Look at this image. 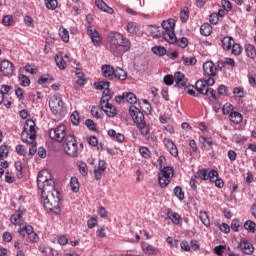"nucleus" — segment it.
Returning a JSON list of instances; mask_svg holds the SVG:
<instances>
[{"label":"nucleus","instance_id":"f257e3e1","mask_svg":"<svg viewBox=\"0 0 256 256\" xmlns=\"http://www.w3.org/2000/svg\"><path fill=\"white\" fill-rule=\"evenodd\" d=\"M108 49L114 55H123L131 51V41L119 32L108 35Z\"/></svg>","mask_w":256,"mask_h":256},{"label":"nucleus","instance_id":"f03ea898","mask_svg":"<svg viewBox=\"0 0 256 256\" xmlns=\"http://www.w3.org/2000/svg\"><path fill=\"white\" fill-rule=\"evenodd\" d=\"M35 127V121L28 119L26 120L21 133V140L23 141V143H27L28 145H30V157H33V155L37 153V130H35Z\"/></svg>","mask_w":256,"mask_h":256},{"label":"nucleus","instance_id":"7ed1b4c3","mask_svg":"<svg viewBox=\"0 0 256 256\" xmlns=\"http://www.w3.org/2000/svg\"><path fill=\"white\" fill-rule=\"evenodd\" d=\"M37 187L41 191V197L47 198V193L55 189V179L49 170H42L37 175Z\"/></svg>","mask_w":256,"mask_h":256},{"label":"nucleus","instance_id":"20e7f679","mask_svg":"<svg viewBox=\"0 0 256 256\" xmlns=\"http://www.w3.org/2000/svg\"><path fill=\"white\" fill-rule=\"evenodd\" d=\"M129 115L132 117L134 123H136L137 128L140 130L141 135L147 137L149 135V125L145 123V115L139 108L131 105L129 107Z\"/></svg>","mask_w":256,"mask_h":256},{"label":"nucleus","instance_id":"39448f33","mask_svg":"<svg viewBox=\"0 0 256 256\" xmlns=\"http://www.w3.org/2000/svg\"><path fill=\"white\" fill-rule=\"evenodd\" d=\"M162 27V37L167 41L168 43H175L177 41V36L175 35V20L174 19H168L164 20L161 23Z\"/></svg>","mask_w":256,"mask_h":256},{"label":"nucleus","instance_id":"423d86ee","mask_svg":"<svg viewBox=\"0 0 256 256\" xmlns=\"http://www.w3.org/2000/svg\"><path fill=\"white\" fill-rule=\"evenodd\" d=\"M60 201V194L55 188L50 193H46V198L42 197V203L46 211H55V209H59Z\"/></svg>","mask_w":256,"mask_h":256},{"label":"nucleus","instance_id":"0eeeda50","mask_svg":"<svg viewBox=\"0 0 256 256\" xmlns=\"http://www.w3.org/2000/svg\"><path fill=\"white\" fill-rule=\"evenodd\" d=\"M63 149L69 157H79V145L75 135L68 134L63 143Z\"/></svg>","mask_w":256,"mask_h":256},{"label":"nucleus","instance_id":"6e6552de","mask_svg":"<svg viewBox=\"0 0 256 256\" xmlns=\"http://www.w3.org/2000/svg\"><path fill=\"white\" fill-rule=\"evenodd\" d=\"M173 175H175V170L171 166H165L160 170L158 173V185H160L161 189H165L171 183Z\"/></svg>","mask_w":256,"mask_h":256},{"label":"nucleus","instance_id":"1a4fd4ad","mask_svg":"<svg viewBox=\"0 0 256 256\" xmlns=\"http://www.w3.org/2000/svg\"><path fill=\"white\" fill-rule=\"evenodd\" d=\"M111 99H113V96L104 92L100 100L101 109L107 117H115L117 115V108L109 103Z\"/></svg>","mask_w":256,"mask_h":256},{"label":"nucleus","instance_id":"9d476101","mask_svg":"<svg viewBox=\"0 0 256 256\" xmlns=\"http://www.w3.org/2000/svg\"><path fill=\"white\" fill-rule=\"evenodd\" d=\"M68 135L69 134H67V128L63 124H60L49 130L50 139L57 141V143H62V141H65Z\"/></svg>","mask_w":256,"mask_h":256},{"label":"nucleus","instance_id":"9b49d317","mask_svg":"<svg viewBox=\"0 0 256 256\" xmlns=\"http://www.w3.org/2000/svg\"><path fill=\"white\" fill-rule=\"evenodd\" d=\"M215 85L214 78H204L203 80H198L195 84V89L198 95H209V87Z\"/></svg>","mask_w":256,"mask_h":256},{"label":"nucleus","instance_id":"f8f14e48","mask_svg":"<svg viewBox=\"0 0 256 256\" xmlns=\"http://www.w3.org/2000/svg\"><path fill=\"white\" fill-rule=\"evenodd\" d=\"M63 99H61V97L59 96H52L49 100V108L50 111L54 114V115H61V113H63Z\"/></svg>","mask_w":256,"mask_h":256},{"label":"nucleus","instance_id":"ddd939ff","mask_svg":"<svg viewBox=\"0 0 256 256\" xmlns=\"http://www.w3.org/2000/svg\"><path fill=\"white\" fill-rule=\"evenodd\" d=\"M203 73L205 79H213V77H217V66L213 61H206L203 64Z\"/></svg>","mask_w":256,"mask_h":256},{"label":"nucleus","instance_id":"4468645a","mask_svg":"<svg viewBox=\"0 0 256 256\" xmlns=\"http://www.w3.org/2000/svg\"><path fill=\"white\" fill-rule=\"evenodd\" d=\"M237 247L244 255H253L255 252V247H253V244L245 238L240 239Z\"/></svg>","mask_w":256,"mask_h":256},{"label":"nucleus","instance_id":"2eb2a0df","mask_svg":"<svg viewBox=\"0 0 256 256\" xmlns=\"http://www.w3.org/2000/svg\"><path fill=\"white\" fill-rule=\"evenodd\" d=\"M0 73L3 77H13L15 73V66L9 60H3L0 62Z\"/></svg>","mask_w":256,"mask_h":256},{"label":"nucleus","instance_id":"dca6fc26","mask_svg":"<svg viewBox=\"0 0 256 256\" xmlns=\"http://www.w3.org/2000/svg\"><path fill=\"white\" fill-rule=\"evenodd\" d=\"M174 82L179 89H187V86L189 85V79H187L185 74L180 71L175 72Z\"/></svg>","mask_w":256,"mask_h":256},{"label":"nucleus","instance_id":"f3484780","mask_svg":"<svg viewBox=\"0 0 256 256\" xmlns=\"http://www.w3.org/2000/svg\"><path fill=\"white\" fill-rule=\"evenodd\" d=\"M163 143L167 151L172 155V157H179V149L173 140L169 138H164Z\"/></svg>","mask_w":256,"mask_h":256},{"label":"nucleus","instance_id":"a211bd4d","mask_svg":"<svg viewBox=\"0 0 256 256\" xmlns=\"http://www.w3.org/2000/svg\"><path fill=\"white\" fill-rule=\"evenodd\" d=\"M107 170V162L104 160H100L98 162V167L94 169V177L96 181H101V178L103 177V173Z\"/></svg>","mask_w":256,"mask_h":256},{"label":"nucleus","instance_id":"6ab92c4d","mask_svg":"<svg viewBox=\"0 0 256 256\" xmlns=\"http://www.w3.org/2000/svg\"><path fill=\"white\" fill-rule=\"evenodd\" d=\"M87 33L90 36L93 45H101V36L99 35V32H97V30H93V27L89 26L87 28Z\"/></svg>","mask_w":256,"mask_h":256},{"label":"nucleus","instance_id":"aec40b11","mask_svg":"<svg viewBox=\"0 0 256 256\" xmlns=\"http://www.w3.org/2000/svg\"><path fill=\"white\" fill-rule=\"evenodd\" d=\"M95 5L98 9H100V11H103L104 13H108L109 15H113L115 13V10L109 7L103 0H95Z\"/></svg>","mask_w":256,"mask_h":256},{"label":"nucleus","instance_id":"412c9836","mask_svg":"<svg viewBox=\"0 0 256 256\" xmlns=\"http://www.w3.org/2000/svg\"><path fill=\"white\" fill-rule=\"evenodd\" d=\"M94 85H95V89H97L98 91H103L102 95L104 93L111 95V90H109V87H110L109 81L96 82Z\"/></svg>","mask_w":256,"mask_h":256},{"label":"nucleus","instance_id":"4be33fe9","mask_svg":"<svg viewBox=\"0 0 256 256\" xmlns=\"http://www.w3.org/2000/svg\"><path fill=\"white\" fill-rule=\"evenodd\" d=\"M101 71H102L103 77H106L108 79H113L115 68H113L111 65H107V64L102 65Z\"/></svg>","mask_w":256,"mask_h":256},{"label":"nucleus","instance_id":"5701e85b","mask_svg":"<svg viewBox=\"0 0 256 256\" xmlns=\"http://www.w3.org/2000/svg\"><path fill=\"white\" fill-rule=\"evenodd\" d=\"M113 79H118V81H125L127 79V72L120 67H116L114 70Z\"/></svg>","mask_w":256,"mask_h":256},{"label":"nucleus","instance_id":"b1692460","mask_svg":"<svg viewBox=\"0 0 256 256\" xmlns=\"http://www.w3.org/2000/svg\"><path fill=\"white\" fill-rule=\"evenodd\" d=\"M229 121H231L235 125H239V123H241V121H243V114H241L237 111L231 112L229 114Z\"/></svg>","mask_w":256,"mask_h":256},{"label":"nucleus","instance_id":"393cba45","mask_svg":"<svg viewBox=\"0 0 256 256\" xmlns=\"http://www.w3.org/2000/svg\"><path fill=\"white\" fill-rule=\"evenodd\" d=\"M244 49L246 57H249V59H256V48L253 46V44H246Z\"/></svg>","mask_w":256,"mask_h":256},{"label":"nucleus","instance_id":"a878e982","mask_svg":"<svg viewBox=\"0 0 256 256\" xmlns=\"http://www.w3.org/2000/svg\"><path fill=\"white\" fill-rule=\"evenodd\" d=\"M76 165L82 177H87V175H89V167L87 166V163L84 161H78Z\"/></svg>","mask_w":256,"mask_h":256},{"label":"nucleus","instance_id":"bb28decb","mask_svg":"<svg viewBox=\"0 0 256 256\" xmlns=\"http://www.w3.org/2000/svg\"><path fill=\"white\" fill-rule=\"evenodd\" d=\"M148 35H151V37H154V39H159L161 37L162 32L159 30V27L157 26H149L147 29Z\"/></svg>","mask_w":256,"mask_h":256},{"label":"nucleus","instance_id":"cd10ccee","mask_svg":"<svg viewBox=\"0 0 256 256\" xmlns=\"http://www.w3.org/2000/svg\"><path fill=\"white\" fill-rule=\"evenodd\" d=\"M234 43H235V40H233V38L226 36L222 39V48L225 51H229L231 47H233Z\"/></svg>","mask_w":256,"mask_h":256},{"label":"nucleus","instance_id":"c85d7f7f","mask_svg":"<svg viewBox=\"0 0 256 256\" xmlns=\"http://www.w3.org/2000/svg\"><path fill=\"white\" fill-rule=\"evenodd\" d=\"M141 249L144 251V253H148V255H155L157 253V249H155L153 245L146 242L141 243Z\"/></svg>","mask_w":256,"mask_h":256},{"label":"nucleus","instance_id":"c756f323","mask_svg":"<svg viewBox=\"0 0 256 256\" xmlns=\"http://www.w3.org/2000/svg\"><path fill=\"white\" fill-rule=\"evenodd\" d=\"M54 60L57 67L60 68L62 71L67 69V63L65 62V59H63V56L56 54Z\"/></svg>","mask_w":256,"mask_h":256},{"label":"nucleus","instance_id":"7c9ffc66","mask_svg":"<svg viewBox=\"0 0 256 256\" xmlns=\"http://www.w3.org/2000/svg\"><path fill=\"white\" fill-rule=\"evenodd\" d=\"M212 31H213V28L211 27V24H209V23H204L200 27V33L204 37H209V35H211Z\"/></svg>","mask_w":256,"mask_h":256},{"label":"nucleus","instance_id":"2f4dec72","mask_svg":"<svg viewBox=\"0 0 256 256\" xmlns=\"http://www.w3.org/2000/svg\"><path fill=\"white\" fill-rule=\"evenodd\" d=\"M1 23L4 27H13L15 26V19L11 15H5L3 16Z\"/></svg>","mask_w":256,"mask_h":256},{"label":"nucleus","instance_id":"473e14b6","mask_svg":"<svg viewBox=\"0 0 256 256\" xmlns=\"http://www.w3.org/2000/svg\"><path fill=\"white\" fill-rule=\"evenodd\" d=\"M199 141L203 147H211L212 145H215V142L211 137L200 136Z\"/></svg>","mask_w":256,"mask_h":256},{"label":"nucleus","instance_id":"72a5a7b5","mask_svg":"<svg viewBox=\"0 0 256 256\" xmlns=\"http://www.w3.org/2000/svg\"><path fill=\"white\" fill-rule=\"evenodd\" d=\"M23 219V213L21 211L16 212L10 218V221L13 225H19Z\"/></svg>","mask_w":256,"mask_h":256},{"label":"nucleus","instance_id":"f704fd0d","mask_svg":"<svg viewBox=\"0 0 256 256\" xmlns=\"http://www.w3.org/2000/svg\"><path fill=\"white\" fill-rule=\"evenodd\" d=\"M18 81H19L21 87H29V85H31V79H29V77L24 74H20L18 76Z\"/></svg>","mask_w":256,"mask_h":256},{"label":"nucleus","instance_id":"c9c22d12","mask_svg":"<svg viewBox=\"0 0 256 256\" xmlns=\"http://www.w3.org/2000/svg\"><path fill=\"white\" fill-rule=\"evenodd\" d=\"M182 61L186 67H193V65H197V58L195 57L182 56Z\"/></svg>","mask_w":256,"mask_h":256},{"label":"nucleus","instance_id":"e433bc0d","mask_svg":"<svg viewBox=\"0 0 256 256\" xmlns=\"http://www.w3.org/2000/svg\"><path fill=\"white\" fill-rule=\"evenodd\" d=\"M139 105L141 109L144 110V113H147L148 115H150V113L153 111V108H151V103H149L146 99H143Z\"/></svg>","mask_w":256,"mask_h":256},{"label":"nucleus","instance_id":"4c0bfd02","mask_svg":"<svg viewBox=\"0 0 256 256\" xmlns=\"http://www.w3.org/2000/svg\"><path fill=\"white\" fill-rule=\"evenodd\" d=\"M152 52L154 55H158L159 57H163V55H167V49L163 46H154L152 47Z\"/></svg>","mask_w":256,"mask_h":256},{"label":"nucleus","instance_id":"58836bf2","mask_svg":"<svg viewBox=\"0 0 256 256\" xmlns=\"http://www.w3.org/2000/svg\"><path fill=\"white\" fill-rule=\"evenodd\" d=\"M75 75H77L78 79H80L77 81V85H80V87H83V85L87 83V81H85V74L81 71V69H76Z\"/></svg>","mask_w":256,"mask_h":256},{"label":"nucleus","instance_id":"ea45409f","mask_svg":"<svg viewBox=\"0 0 256 256\" xmlns=\"http://www.w3.org/2000/svg\"><path fill=\"white\" fill-rule=\"evenodd\" d=\"M70 187L73 193H79V179H77V177L70 179Z\"/></svg>","mask_w":256,"mask_h":256},{"label":"nucleus","instance_id":"a19ab883","mask_svg":"<svg viewBox=\"0 0 256 256\" xmlns=\"http://www.w3.org/2000/svg\"><path fill=\"white\" fill-rule=\"evenodd\" d=\"M91 115H93L96 119L103 118V108L99 109L97 106H93L91 108Z\"/></svg>","mask_w":256,"mask_h":256},{"label":"nucleus","instance_id":"79ce46f5","mask_svg":"<svg viewBox=\"0 0 256 256\" xmlns=\"http://www.w3.org/2000/svg\"><path fill=\"white\" fill-rule=\"evenodd\" d=\"M180 21L182 23H187V21H189V8L184 7L181 11H180Z\"/></svg>","mask_w":256,"mask_h":256},{"label":"nucleus","instance_id":"37998d69","mask_svg":"<svg viewBox=\"0 0 256 256\" xmlns=\"http://www.w3.org/2000/svg\"><path fill=\"white\" fill-rule=\"evenodd\" d=\"M7 157H9V148L3 144L0 146V161L7 159Z\"/></svg>","mask_w":256,"mask_h":256},{"label":"nucleus","instance_id":"c03bdc74","mask_svg":"<svg viewBox=\"0 0 256 256\" xmlns=\"http://www.w3.org/2000/svg\"><path fill=\"white\" fill-rule=\"evenodd\" d=\"M255 227H256V224L252 220H247L244 223V229L248 231V233H255Z\"/></svg>","mask_w":256,"mask_h":256},{"label":"nucleus","instance_id":"a18cd8bd","mask_svg":"<svg viewBox=\"0 0 256 256\" xmlns=\"http://www.w3.org/2000/svg\"><path fill=\"white\" fill-rule=\"evenodd\" d=\"M168 219H170L174 225H179V223H181V215L177 212L168 214Z\"/></svg>","mask_w":256,"mask_h":256},{"label":"nucleus","instance_id":"49530a36","mask_svg":"<svg viewBox=\"0 0 256 256\" xmlns=\"http://www.w3.org/2000/svg\"><path fill=\"white\" fill-rule=\"evenodd\" d=\"M199 219L203 223V225H205V227H209V225H211L207 212H200Z\"/></svg>","mask_w":256,"mask_h":256},{"label":"nucleus","instance_id":"de8ad7c7","mask_svg":"<svg viewBox=\"0 0 256 256\" xmlns=\"http://www.w3.org/2000/svg\"><path fill=\"white\" fill-rule=\"evenodd\" d=\"M23 21L26 27H29L30 29H35V21L33 20V17L26 15L24 16Z\"/></svg>","mask_w":256,"mask_h":256},{"label":"nucleus","instance_id":"09e8293b","mask_svg":"<svg viewBox=\"0 0 256 256\" xmlns=\"http://www.w3.org/2000/svg\"><path fill=\"white\" fill-rule=\"evenodd\" d=\"M174 195L179 199V201H183V199H185V193L183 192V188L180 186H176L174 188Z\"/></svg>","mask_w":256,"mask_h":256},{"label":"nucleus","instance_id":"8fccbe9b","mask_svg":"<svg viewBox=\"0 0 256 256\" xmlns=\"http://www.w3.org/2000/svg\"><path fill=\"white\" fill-rule=\"evenodd\" d=\"M59 36L61 37L64 43H69V31L65 28L59 29Z\"/></svg>","mask_w":256,"mask_h":256},{"label":"nucleus","instance_id":"3c124183","mask_svg":"<svg viewBox=\"0 0 256 256\" xmlns=\"http://www.w3.org/2000/svg\"><path fill=\"white\" fill-rule=\"evenodd\" d=\"M45 7L48 8L50 11H55L57 9L58 2L57 0H44Z\"/></svg>","mask_w":256,"mask_h":256},{"label":"nucleus","instance_id":"603ef678","mask_svg":"<svg viewBox=\"0 0 256 256\" xmlns=\"http://www.w3.org/2000/svg\"><path fill=\"white\" fill-rule=\"evenodd\" d=\"M139 153L144 159H149V157H151V150L145 146L139 148Z\"/></svg>","mask_w":256,"mask_h":256},{"label":"nucleus","instance_id":"864d4df0","mask_svg":"<svg viewBox=\"0 0 256 256\" xmlns=\"http://www.w3.org/2000/svg\"><path fill=\"white\" fill-rule=\"evenodd\" d=\"M197 177H199V179H202V181H207V179H209V170L207 169L198 170Z\"/></svg>","mask_w":256,"mask_h":256},{"label":"nucleus","instance_id":"5fc2aeb1","mask_svg":"<svg viewBox=\"0 0 256 256\" xmlns=\"http://www.w3.org/2000/svg\"><path fill=\"white\" fill-rule=\"evenodd\" d=\"M125 96L127 103H130L131 105L137 103V96L132 92H125Z\"/></svg>","mask_w":256,"mask_h":256},{"label":"nucleus","instance_id":"6e6d98bb","mask_svg":"<svg viewBox=\"0 0 256 256\" xmlns=\"http://www.w3.org/2000/svg\"><path fill=\"white\" fill-rule=\"evenodd\" d=\"M174 43H176L177 47H181V49H185V47L189 45V40L185 37H182L178 40L176 38V41Z\"/></svg>","mask_w":256,"mask_h":256},{"label":"nucleus","instance_id":"4d7b16f0","mask_svg":"<svg viewBox=\"0 0 256 256\" xmlns=\"http://www.w3.org/2000/svg\"><path fill=\"white\" fill-rule=\"evenodd\" d=\"M234 107L231 103H226L223 108H222V113L223 115H231V113H233Z\"/></svg>","mask_w":256,"mask_h":256},{"label":"nucleus","instance_id":"13d9d810","mask_svg":"<svg viewBox=\"0 0 256 256\" xmlns=\"http://www.w3.org/2000/svg\"><path fill=\"white\" fill-rule=\"evenodd\" d=\"M126 31L131 35H135V33H137V24L129 22L126 26Z\"/></svg>","mask_w":256,"mask_h":256},{"label":"nucleus","instance_id":"bf43d9fd","mask_svg":"<svg viewBox=\"0 0 256 256\" xmlns=\"http://www.w3.org/2000/svg\"><path fill=\"white\" fill-rule=\"evenodd\" d=\"M232 55H239L240 53H243V47H241V44H233L231 49Z\"/></svg>","mask_w":256,"mask_h":256},{"label":"nucleus","instance_id":"052dcab7","mask_svg":"<svg viewBox=\"0 0 256 256\" xmlns=\"http://www.w3.org/2000/svg\"><path fill=\"white\" fill-rule=\"evenodd\" d=\"M233 95H235V97L243 99V97H245V89H243L242 87H236L233 90Z\"/></svg>","mask_w":256,"mask_h":256},{"label":"nucleus","instance_id":"680f3d73","mask_svg":"<svg viewBox=\"0 0 256 256\" xmlns=\"http://www.w3.org/2000/svg\"><path fill=\"white\" fill-rule=\"evenodd\" d=\"M184 89H186V93L188 94V95H191V97H199V93L197 92V90H196V92H195V86H193V85H188L186 88H184Z\"/></svg>","mask_w":256,"mask_h":256},{"label":"nucleus","instance_id":"e2e57ef3","mask_svg":"<svg viewBox=\"0 0 256 256\" xmlns=\"http://www.w3.org/2000/svg\"><path fill=\"white\" fill-rule=\"evenodd\" d=\"M24 69H25L26 73H30L31 75H36V73H38V71H39L37 69V67H35V66L31 65V64H26Z\"/></svg>","mask_w":256,"mask_h":256},{"label":"nucleus","instance_id":"0e129e2a","mask_svg":"<svg viewBox=\"0 0 256 256\" xmlns=\"http://www.w3.org/2000/svg\"><path fill=\"white\" fill-rule=\"evenodd\" d=\"M218 177H219V172H217V170L211 169L208 172V179L210 180L211 183L215 182V179H217Z\"/></svg>","mask_w":256,"mask_h":256},{"label":"nucleus","instance_id":"69168bd1","mask_svg":"<svg viewBox=\"0 0 256 256\" xmlns=\"http://www.w3.org/2000/svg\"><path fill=\"white\" fill-rule=\"evenodd\" d=\"M53 78L49 77V75H42L38 78L39 85H45V83H51Z\"/></svg>","mask_w":256,"mask_h":256},{"label":"nucleus","instance_id":"338daca9","mask_svg":"<svg viewBox=\"0 0 256 256\" xmlns=\"http://www.w3.org/2000/svg\"><path fill=\"white\" fill-rule=\"evenodd\" d=\"M241 227V221L239 219H234L232 220L231 223V229L232 231H234L235 233L239 232V228Z\"/></svg>","mask_w":256,"mask_h":256},{"label":"nucleus","instance_id":"774afa93","mask_svg":"<svg viewBox=\"0 0 256 256\" xmlns=\"http://www.w3.org/2000/svg\"><path fill=\"white\" fill-rule=\"evenodd\" d=\"M71 122L74 125H79L80 120H79V112L74 111L71 116H70Z\"/></svg>","mask_w":256,"mask_h":256}]
</instances>
